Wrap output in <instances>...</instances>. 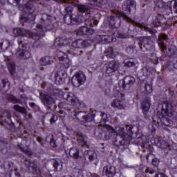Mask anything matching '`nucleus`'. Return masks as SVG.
I'll return each mask as SVG.
<instances>
[{
	"mask_svg": "<svg viewBox=\"0 0 177 177\" xmlns=\"http://www.w3.org/2000/svg\"><path fill=\"white\" fill-rule=\"evenodd\" d=\"M52 21H53V17L46 15L40 19L39 24L36 26V29L32 31L27 30L23 28H14V34L17 37H21L17 40L19 45H22V46L27 45V42L24 41V38H29L37 42L38 39L45 37V32L50 31L53 28Z\"/></svg>",
	"mask_w": 177,
	"mask_h": 177,
	"instance_id": "f257e3e1",
	"label": "nucleus"
},
{
	"mask_svg": "<svg viewBox=\"0 0 177 177\" xmlns=\"http://www.w3.org/2000/svg\"><path fill=\"white\" fill-rule=\"evenodd\" d=\"M172 117L177 118V113L174 110L172 104L164 102L160 110L158 111L157 114L152 117L153 124L151 126V133L153 136L156 135V127L162 128L168 133H171L172 129Z\"/></svg>",
	"mask_w": 177,
	"mask_h": 177,
	"instance_id": "f03ea898",
	"label": "nucleus"
},
{
	"mask_svg": "<svg viewBox=\"0 0 177 177\" xmlns=\"http://www.w3.org/2000/svg\"><path fill=\"white\" fill-rule=\"evenodd\" d=\"M57 57L59 60V68L55 75V82L56 85H62L67 78V69L70 68L71 61L68 59V55L63 51H57Z\"/></svg>",
	"mask_w": 177,
	"mask_h": 177,
	"instance_id": "7ed1b4c3",
	"label": "nucleus"
},
{
	"mask_svg": "<svg viewBox=\"0 0 177 177\" xmlns=\"http://www.w3.org/2000/svg\"><path fill=\"white\" fill-rule=\"evenodd\" d=\"M58 107L61 109L60 111L62 114L61 117H66V111H67L68 114L71 115H73V113H75L74 115L75 116V118L79 121H83V122H92V121L95 120L96 113H94L93 111L92 113H88L86 115V111H80V108H78L77 110H75L73 107H71V105L64 102H59L58 104Z\"/></svg>",
	"mask_w": 177,
	"mask_h": 177,
	"instance_id": "20e7f679",
	"label": "nucleus"
},
{
	"mask_svg": "<svg viewBox=\"0 0 177 177\" xmlns=\"http://www.w3.org/2000/svg\"><path fill=\"white\" fill-rule=\"evenodd\" d=\"M154 5L156 8L161 9L162 15L158 14L156 16L152 17L151 26L152 27H165V28H168L167 25V20L165 19L167 14L168 12V2L165 3L162 0H155Z\"/></svg>",
	"mask_w": 177,
	"mask_h": 177,
	"instance_id": "39448f33",
	"label": "nucleus"
},
{
	"mask_svg": "<svg viewBox=\"0 0 177 177\" xmlns=\"http://www.w3.org/2000/svg\"><path fill=\"white\" fill-rule=\"evenodd\" d=\"M65 15L63 17V21L65 24L68 26H78V24H81V23H84V20L85 18L82 15L73 17V12L74 10V8L73 6H68L65 7Z\"/></svg>",
	"mask_w": 177,
	"mask_h": 177,
	"instance_id": "423d86ee",
	"label": "nucleus"
},
{
	"mask_svg": "<svg viewBox=\"0 0 177 177\" xmlns=\"http://www.w3.org/2000/svg\"><path fill=\"white\" fill-rule=\"evenodd\" d=\"M23 10L24 13H27L28 16L21 15L19 18L21 23H31L35 21L36 16L34 15L35 7L34 5L31 4L30 2H27L23 6Z\"/></svg>",
	"mask_w": 177,
	"mask_h": 177,
	"instance_id": "0eeeda50",
	"label": "nucleus"
},
{
	"mask_svg": "<svg viewBox=\"0 0 177 177\" xmlns=\"http://www.w3.org/2000/svg\"><path fill=\"white\" fill-rule=\"evenodd\" d=\"M99 21L97 20H95V18L88 19L85 21V24L86 26H82L80 28L77 30V35H92L95 34V30L92 28L89 27H95V26H97Z\"/></svg>",
	"mask_w": 177,
	"mask_h": 177,
	"instance_id": "6e6552de",
	"label": "nucleus"
},
{
	"mask_svg": "<svg viewBox=\"0 0 177 177\" xmlns=\"http://www.w3.org/2000/svg\"><path fill=\"white\" fill-rule=\"evenodd\" d=\"M139 48L142 52H151L154 50V42L151 37H138L136 39Z\"/></svg>",
	"mask_w": 177,
	"mask_h": 177,
	"instance_id": "1a4fd4ad",
	"label": "nucleus"
},
{
	"mask_svg": "<svg viewBox=\"0 0 177 177\" xmlns=\"http://www.w3.org/2000/svg\"><path fill=\"white\" fill-rule=\"evenodd\" d=\"M121 19L128 20V15L124 12L117 11L115 16H111L109 18V27L111 28H118V27H120Z\"/></svg>",
	"mask_w": 177,
	"mask_h": 177,
	"instance_id": "9d476101",
	"label": "nucleus"
},
{
	"mask_svg": "<svg viewBox=\"0 0 177 177\" xmlns=\"http://www.w3.org/2000/svg\"><path fill=\"white\" fill-rule=\"evenodd\" d=\"M85 81H86V77L81 71L76 72L71 78L72 84L75 87L83 85Z\"/></svg>",
	"mask_w": 177,
	"mask_h": 177,
	"instance_id": "9b49d317",
	"label": "nucleus"
},
{
	"mask_svg": "<svg viewBox=\"0 0 177 177\" xmlns=\"http://www.w3.org/2000/svg\"><path fill=\"white\" fill-rule=\"evenodd\" d=\"M126 131L130 138H136V139H140L142 138V133L139 131L138 126L127 125Z\"/></svg>",
	"mask_w": 177,
	"mask_h": 177,
	"instance_id": "f8f14e48",
	"label": "nucleus"
},
{
	"mask_svg": "<svg viewBox=\"0 0 177 177\" xmlns=\"http://www.w3.org/2000/svg\"><path fill=\"white\" fill-rule=\"evenodd\" d=\"M103 127L106 129V131L103 129L100 130L99 136L100 139H102V140H109L110 132H113L114 128H113L111 125L109 124H104Z\"/></svg>",
	"mask_w": 177,
	"mask_h": 177,
	"instance_id": "ddd939ff",
	"label": "nucleus"
},
{
	"mask_svg": "<svg viewBox=\"0 0 177 177\" xmlns=\"http://www.w3.org/2000/svg\"><path fill=\"white\" fill-rule=\"evenodd\" d=\"M127 133L124 132L120 135H117L113 140L114 146L118 147L119 146H127L128 141L126 139Z\"/></svg>",
	"mask_w": 177,
	"mask_h": 177,
	"instance_id": "4468645a",
	"label": "nucleus"
},
{
	"mask_svg": "<svg viewBox=\"0 0 177 177\" xmlns=\"http://www.w3.org/2000/svg\"><path fill=\"white\" fill-rule=\"evenodd\" d=\"M118 70V64L115 60H112L106 65L105 73L109 77L114 75L115 72Z\"/></svg>",
	"mask_w": 177,
	"mask_h": 177,
	"instance_id": "2eb2a0df",
	"label": "nucleus"
},
{
	"mask_svg": "<svg viewBox=\"0 0 177 177\" xmlns=\"http://www.w3.org/2000/svg\"><path fill=\"white\" fill-rule=\"evenodd\" d=\"M71 46L73 48H77L78 49H84V48H88V46H91V40L77 39L72 42Z\"/></svg>",
	"mask_w": 177,
	"mask_h": 177,
	"instance_id": "dca6fc26",
	"label": "nucleus"
},
{
	"mask_svg": "<svg viewBox=\"0 0 177 177\" xmlns=\"http://www.w3.org/2000/svg\"><path fill=\"white\" fill-rule=\"evenodd\" d=\"M63 99H64L65 100H66V102H68V103L70 104H67L66 102L65 104H69L70 106H71V107H73V106H75V104H77V103H78V98H77V96H75V95H74V93H64L63 94Z\"/></svg>",
	"mask_w": 177,
	"mask_h": 177,
	"instance_id": "f3484780",
	"label": "nucleus"
},
{
	"mask_svg": "<svg viewBox=\"0 0 177 177\" xmlns=\"http://www.w3.org/2000/svg\"><path fill=\"white\" fill-rule=\"evenodd\" d=\"M135 83V78L132 76H126L124 77V79L122 80V84L121 82H120L119 85L124 91L127 89H129L132 85Z\"/></svg>",
	"mask_w": 177,
	"mask_h": 177,
	"instance_id": "a211bd4d",
	"label": "nucleus"
},
{
	"mask_svg": "<svg viewBox=\"0 0 177 177\" xmlns=\"http://www.w3.org/2000/svg\"><path fill=\"white\" fill-rule=\"evenodd\" d=\"M117 174L115 167L111 165H106L103 167L102 174L106 177H114Z\"/></svg>",
	"mask_w": 177,
	"mask_h": 177,
	"instance_id": "6ab92c4d",
	"label": "nucleus"
},
{
	"mask_svg": "<svg viewBox=\"0 0 177 177\" xmlns=\"http://www.w3.org/2000/svg\"><path fill=\"white\" fill-rule=\"evenodd\" d=\"M123 9L128 15H131L132 10H136V1L135 0H127L123 6Z\"/></svg>",
	"mask_w": 177,
	"mask_h": 177,
	"instance_id": "aec40b11",
	"label": "nucleus"
},
{
	"mask_svg": "<svg viewBox=\"0 0 177 177\" xmlns=\"http://www.w3.org/2000/svg\"><path fill=\"white\" fill-rule=\"evenodd\" d=\"M77 8L81 13H86V15H88V17H91V15H93V8L88 5L78 3Z\"/></svg>",
	"mask_w": 177,
	"mask_h": 177,
	"instance_id": "412c9836",
	"label": "nucleus"
},
{
	"mask_svg": "<svg viewBox=\"0 0 177 177\" xmlns=\"http://www.w3.org/2000/svg\"><path fill=\"white\" fill-rule=\"evenodd\" d=\"M25 165L27 167V168H28V169L32 170V172L34 174V175H41V169L35 162H32L30 160H26Z\"/></svg>",
	"mask_w": 177,
	"mask_h": 177,
	"instance_id": "4be33fe9",
	"label": "nucleus"
},
{
	"mask_svg": "<svg viewBox=\"0 0 177 177\" xmlns=\"http://www.w3.org/2000/svg\"><path fill=\"white\" fill-rule=\"evenodd\" d=\"M96 39H98L100 42L104 44H110V42H113L114 41L113 36L107 35H97L96 36Z\"/></svg>",
	"mask_w": 177,
	"mask_h": 177,
	"instance_id": "5701e85b",
	"label": "nucleus"
},
{
	"mask_svg": "<svg viewBox=\"0 0 177 177\" xmlns=\"http://www.w3.org/2000/svg\"><path fill=\"white\" fill-rule=\"evenodd\" d=\"M173 12H174V13H177V0L168 1L167 12L165 13V15L169 16V15Z\"/></svg>",
	"mask_w": 177,
	"mask_h": 177,
	"instance_id": "b1692460",
	"label": "nucleus"
},
{
	"mask_svg": "<svg viewBox=\"0 0 177 177\" xmlns=\"http://www.w3.org/2000/svg\"><path fill=\"white\" fill-rule=\"evenodd\" d=\"M17 55L20 59H24V60L31 57V53L24 48H19L17 51Z\"/></svg>",
	"mask_w": 177,
	"mask_h": 177,
	"instance_id": "393cba45",
	"label": "nucleus"
},
{
	"mask_svg": "<svg viewBox=\"0 0 177 177\" xmlns=\"http://www.w3.org/2000/svg\"><path fill=\"white\" fill-rule=\"evenodd\" d=\"M150 106H151V101L149 99H145L141 103V109L143 113L146 115L150 110Z\"/></svg>",
	"mask_w": 177,
	"mask_h": 177,
	"instance_id": "a878e982",
	"label": "nucleus"
},
{
	"mask_svg": "<svg viewBox=\"0 0 177 177\" xmlns=\"http://www.w3.org/2000/svg\"><path fill=\"white\" fill-rule=\"evenodd\" d=\"M49 92L53 96H58L59 97H60V96L63 97V95H64L62 89L55 86H50Z\"/></svg>",
	"mask_w": 177,
	"mask_h": 177,
	"instance_id": "bb28decb",
	"label": "nucleus"
},
{
	"mask_svg": "<svg viewBox=\"0 0 177 177\" xmlns=\"http://www.w3.org/2000/svg\"><path fill=\"white\" fill-rule=\"evenodd\" d=\"M88 2L91 6H97V8H103L107 5V0H88Z\"/></svg>",
	"mask_w": 177,
	"mask_h": 177,
	"instance_id": "cd10ccee",
	"label": "nucleus"
},
{
	"mask_svg": "<svg viewBox=\"0 0 177 177\" xmlns=\"http://www.w3.org/2000/svg\"><path fill=\"white\" fill-rule=\"evenodd\" d=\"M41 97L44 104H48V106H53L55 104V100L53 97H50L49 95L44 94Z\"/></svg>",
	"mask_w": 177,
	"mask_h": 177,
	"instance_id": "c85d7f7f",
	"label": "nucleus"
},
{
	"mask_svg": "<svg viewBox=\"0 0 177 177\" xmlns=\"http://www.w3.org/2000/svg\"><path fill=\"white\" fill-rule=\"evenodd\" d=\"M149 75H150V71H149V69L147 68V67H143L138 73V77L143 78V77H145L143 80H146L147 78H149Z\"/></svg>",
	"mask_w": 177,
	"mask_h": 177,
	"instance_id": "c756f323",
	"label": "nucleus"
},
{
	"mask_svg": "<svg viewBox=\"0 0 177 177\" xmlns=\"http://www.w3.org/2000/svg\"><path fill=\"white\" fill-rule=\"evenodd\" d=\"M68 154L71 158L78 160L80 158V149H78V148L72 147L69 149Z\"/></svg>",
	"mask_w": 177,
	"mask_h": 177,
	"instance_id": "7c9ffc66",
	"label": "nucleus"
},
{
	"mask_svg": "<svg viewBox=\"0 0 177 177\" xmlns=\"http://www.w3.org/2000/svg\"><path fill=\"white\" fill-rule=\"evenodd\" d=\"M77 142L82 147H88V142L85 140V135L82 133H78Z\"/></svg>",
	"mask_w": 177,
	"mask_h": 177,
	"instance_id": "2f4dec72",
	"label": "nucleus"
},
{
	"mask_svg": "<svg viewBox=\"0 0 177 177\" xmlns=\"http://www.w3.org/2000/svg\"><path fill=\"white\" fill-rule=\"evenodd\" d=\"M64 45H67V39H64L63 37H58L55 39L54 46L55 48H61V46H64Z\"/></svg>",
	"mask_w": 177,
	"mask_h": 177,
	"instance_id": "473e14b6",
	"label": "nucleus"
},
{
	"mask_svg": "<svg viewBox=\"0 0 177 177\" xmlns=\"http://www.w3.org/2000/svg\"><path fill=\"white\" fill-rule=\"evenodd\" d=\"M53 62V59L50 56H46L40 59L39 64L41 66H48L49 64H52Z\"/></svg>",
	"mask_w": 177,
	"mask_h": 177,
	"instance_id": "72a5a7b5",
	"label": "nucleus"
},
{
	"mask_svg": "<svg viewBox=\"0 0 177 177\" xmlns=\"http://www.w3.org/2000/svg\"><path fill=\"white\" fill-rule=\"evenodd\" d=\"M6 100H8V102L14 103V104H15L16 103H19L20 104L21 103V100H20V98H17L16 97V96L10 93L7 94Z\"/></svg>",
	"mask_w": 177,
	"mask_h": 177,
	"instance_id": "f704fd0d",
	"label": "nucleus"
},
{
	"mask_svg": "<svg viewBox=\"0 0 177 177\" xmlns=\"http://www.w3.org/2000/svg\"><path fill=\"white\" fill-rule=\"evenodd\" d=\"M17 148L19 149L20 151L24 153V154H26V156H28V157H31V156H32V152H31L30 149H26L24 147H23V144L19 142L17 145Z\"/></svg>",
	"mask_w": 177,
	"mask_h": 177,
	"instance_id": "c9c22d12",
	"label": "nucleus"
},
{
	"mask_svg": "<svg viewBox=\"0 0 177 177\" xmlns=\"http://www.w3.org/2000/svg\"><path fill=\"white\" fill-rule=\"evenodd\" d=\"M144 95H150L153 93V86L148 83H146L144 88H142Z\"/></svg>",
	"mask_w": 177,
	"mask_h": 177,
	"instance_id": "e433bc0d",
	"label": "nucleus"
},
{
	"mask_svg": "<svg viewBox=\"0 0 177 177\" xmlns=\"http://www.w3.org/2000/svg\"><path fill=\"white\" fill-rule=\"evenodd\" d=\"M115 52L113 49V47H109L106 49V57L109 59H115L116 57Z\"/></svg>",
	"mask_w": 177,
	"mask_h": 177,
	"instance_id": "4c0bfd02",
	"label": "nucleus"
},
{
	"mask_svg": "<svg viewBox=\"0 0 177 177\" xmlns=\"http://www.w3.org/2000/svg\"><path fill=\"white\" fill-rule=\"evenodd\" d=\"M7 66L10 75H15L16 74V65L14 63H8Z\"/></svg>",
	"mask_w": 177,
	"mask_h": 177,
	"instance_id": "58836bf2",
	"label": "nucleus"
},
{
	"mask_svg": "<svg viewBox=\"0 0 177 177\" xmlns=\"http://www.w3.org/2000/svg\"><path fill=\"white\" fill-rule=\"evenodd\" d=\"M14 110H15V111H18V113H21V114H27V109L19 104L14 105Z\"/></svg>",
	"mask_w": 177,
	"mask_h": 177,
	"instance_id": "ea45409f",
	"label": "nucleus"
},
{
	"mask_svg": "<svg viewBox=\"0 0 177 177\" xmlns=\"http://www.w3.org/2000/svg\"><path fill=\"white\" fill-rule=\"evenodd\" d=\"M101 122H109L110 121V117L104 112L100 113Z\"/></svg>",
	"mask_w": 177,
	"mask_h": 177,
	"instance_id": "a19ab883",
	"label": "nucleus"
},
{
	"mask_svg": "<svg viewBox=\"0 0 177 177\" xmlns=\"http://www.w3.org/2000/svg\"><path fill=\"white\" fill-rule=\"evenodd\" d=\"M113 104L117 107V109H120L122 110V109H124V104H122V101L115 99L113 100Z\"/></svg>",
	"mask_w": 177,
	"mask_h": 177,
	"instance_id": "79ce46f5",
	"label": "nucleus"
},
{
	"mask_svg": "<svg viewBox=\"0 0 177 177\" xmlns=\"http://www.w3.org/2000/svg\"><path fill=\"white\" fill-rule=\"evenodd\" d=\"M123 64L125 67H135L136 66V64H135V62L129 60V59H125L123 62Z\"/></svg>",
	"mask_w": 177,
	"mask_h": 177,
	"instance_id": "37998d69",
	"label": "nucleus"
},
{
	"mask_svg": "<svg viewBox=\"0 0 177 177\" xmlns=\"http://www.w3.org/2000/svg\"><path fill=\"white\" fill-rule=\"evenodd\" d=\"M126 50H127V53L131 55V54L135 53V52H136V47L135 46H129L127 48Z\"/></svg>",
	"mask_w": 177,
	"mask_h": 177,
	"instance_id": "c03bdc74",
	"label": "nucleus"
},
{
	"mask_svg": "<svg viewBox=\"0 0 177 177\" xmlns=\"http://www.w3.org/2000/svg\"><path fill=\"white\" fill-rule=\"evenodd\" d=\"M1 84L3 85V88L6 87V84H8V88L10 89V82H9V80L8 79H2L1 80Z\"/></svg>",
	"mask_w": 177,
	"mask_h": 177,
	"instance_id": "a18cd8bd",
	"label": "nucleus"
},
{
	"mask_svg": "<svg viewBox=\"0 0 177 177\" xmlns=\"http://www.w3.org/2000/svg\"><path fill=\"white\" fill-rule=\"evenodd\" d=\"M145 30L147 31V32H149V34H151V35H153V37H154L156 35V34L157 33V30L156 29H153L151 28H146Z\"/></svg>",
	"mask_w": 177,
	"mask_h": 177,
	"instance_id": "49530a36",
	"label": "nucleus"
},
{
	"mask_svg": "<svg viewBox=\"0 0 177 177\" xmlns=\"http://www.w3.org/2000/svg\"><path fill=\"white\" fill-rule=\"evenodd\" d=\"M50 145L52 147H57V145H56V140L53 138V135H52V138L50 140Z\"/></svg>",
	"mask_w": 177,
	"mask_h": 177,
	"instance_id": "de8ad7c7",
	"label": "nucleus"
},
{
	"mask_svg": "<svg viewBox=\"0 0 177 177\" xmlns=\"http://www.w3.org/2000/svg\"><path fill=\"white\" fill-rule=\"evenodd\" d=\"M152 165H153V167H158V165H160V160L157 158H153L152 160Z\"/></svg>",
	"mask_w": 177,
	"mask_h": 177,
	"instance_id": "09e8293b",
	"label": "nucleus"
},
{
	"mask_svg": "<svg viewBox=\"0 0 177 177\" xmlns=\"http://www.w3.org/2000/svg\"><path fill=\"white\" fill-rule=\"evenodd\" d=\"M145 172H146V174H150L151 175H153V174H156V170H154L150 167H148L146 169Z\"/></svg>",
	"mask_w": 177,
	"mask_h": 177,
	"instance_id": "8fccbe9b",
	"label": "nucleus"
},
{
	"mask_svg": "<svg viewBox=\"0 0 177 177\" xmlns=\"http://www.w3.org/2000/svg\"><path fill=\"white\" fill-rule=\"evenodd\" d=\"M151 142L153 145H160V140L158 138H154L151 140Z\"/></svg>",
	"mask_w": 177,
	"mask_h": 177,
	"instance_id": "3c124183",
	"label": "nucleus"
},
{
	"mask_svg": "<svg viewBox=\"0 0 177 177\" xmlns=\"http://www.w3.org/2000/svg\"><path fill=\"white\" fill-rule=\"evenodd\" d=\"M53 165V167L55 168V170L57 171V169L59 168V166L60 165V163L58 162V160H55Z\"/></svg>",
	"mask_w": 177,
	"mask_h": 177,
	"instance_id": "603ef678",
	"label": "nucleus"
},
{
	"mask_svg": "<svg viewBox=\"0 0 177 177\" xmlns=\"http://www.w3.org/2000/svg\"><path fill=\"white\" fill-rule=\"evenodd\" d=\"M96 153H95V151H93V152H92V154H90L89 156H88V160H90V161H94L95 160V155Z\"/></svg>",
	"mask_w": 177,
	"mask_h": 177,
	"instance_id": "864d4df0",
	"label": "nucleus"
},
{
	"mask_svg": "<svg viewBox=\"0 0 177 177\" xmlns=\"http://www.w3.org/2000/svg\"><path fill=\"white\" fill-rule=\"evenodd\" d=\"M113 96H114V97H120V96H122V93H121V92H120V91H118V92H115L114 93H113Z\"/></svg>",
	"mask_w": 177,
	"mask_h": 177,
	"instance_id": "5fc2aeb1",
	"label": "nucleus"
},
{
	"mask_svg": "<svg viewBox=\"0 0 177 177\" xmlns=\"http://www.w3.org/2000/svg\"><path fill=\"white\" fill-rule=\"evenodd\" d=\"M0 49L1 50H5V48H3V40H0Z\"/></svg>",
	"mask_w": 177,
	"mask_h": 177,
	"instance_id": "6e6d98bb",
	"label": "nucleus"
},
{
	"mask_svg": "<svg viewBox=\"0 0 177 177\" xmlns=\"http://www.w3.org/2000/svg\"><path fill=\"white\" fill-rule=\"evenodd\" d=\"M6 111V115H7L8 120H10V118H12V113H10V112L8 111Z\"/></svg>",
	"mask_w": 177,
	"mask_h": 177,
	"instance_id": "4d7b16f0",
	"label": "nucleus"
},
{
	"mask_svg": "<svg viewBox=\"0 0 177 177\" xmlns=\"http://www.w3.org/2000/svg\"><path fill=\"white\" fill-rule=\"evenodd\" d=\"M56 120L55 119V116H53L50 119V124H55V122H56Z\"/></svg>",
	"mask_w": 177,
	"mask_h": 177,
	"instance_id": "13d9d810",
	"label": "nucleus"
},
{
	"mask_svg": "<svg viewBox=\"0 0 177 177\" xmlns=\"http://www.w3.org/2000/svg\"><path fill=\"white\" fill-rule=\"evenodd\" d=\"M1 160H2V163L0 164L1 168H6L5 165H6V162H5V160H3V159H1Z\"/></svg>",
	"mask_w": 177,
	"mask_h": 177,
	"instance_id": "bf43d9fd",
	"label": "nucleus"
},
{
	"mask_svg": "<svg viewBox=\"0 0 177 177\" xmlns=\"http://www.w3.org/2000/svg\"><path fill=\"white\" fill-rule=\"evenodd\" d=\"M21 0H13V3H15V6H19L20 5Z\"/></svg>",
	"mask_w": 177,
	"mask_h": 177,
	"instance_id": "052dcab7",
	"label": "nucleus"
},
{
	"mask_svg": "<svg viewBox=\"0 0 177 177\" xmlns=\"http://www.w3.org/2000/svg\"><path fill=\"white\" fill-rule=\"evenodd\" d=\"M55 2H58V3H66L67 2V0H55Z\"/></svg>",
	"mask_w": 177,
	"mask_h": 177,
	"instance_id": "680f3d73",
	"label": "nucleus"
},
{
	"mask_svg": "<svg viewBox=\"0 0 177 177\" xmlns=\"http://www.w3.org/2000/svg\"><path fill=\"white\" fill-rule=\"evenodd\" d=\"M118 38H120L122 39H124V38H125V35H122L121 33H118Z\"/></svg>",
	"mask_w": 177,
	"mask_h": 177,
	"instance_id": "e2e57ef3",
	"label": "nucleus"
},
{
	"mask_svg": "<svg viewBox=\"0 0 177 177\" xmlns=\"http://www.w3.org/2000/svg\"><path fill=\"white\" fill-rule=\"evenodd\" d=\"M158 81H162V78H161V77H158Z\"/></svg>",
	"mask_w": 177,
	"mask_h": 177,
	"instance_id": "0e129e2a",
	"label": "nucleus"
},
{
	"mask_svg": "<svg viewBox=\"0 0 177 177\" xmlns=\"http://www.w3.org/2000/svg\"><path fill=\"white\" fill-rule=\"evenodd\" d=\"M105 95H106V96H110V95H109V93H107V91H105Z\"/></svg>",
	"mask_w": 177,
	"mask_h": 177,
	"instance_id": "69168bd1",
	"label": "nucleus"
},
{
	"mask_svg": "<svg viewBox=\"0 0 177 177\" xmlns=\"http://www.w3.org/2000/svg\"><path fill=\"white\" fill-rule=\"evenodd\" d=\"M30 2H35V1H37V0H30Z\"/></svg>",
	"mask_w": 177,
	"mask_h": 177,
	"instance_id": "338daca9",
	"label": "nucleus"
},
{
	"mask_svg": "<svg viewBox=\"0 0 177 177\" xmlns=\"http://www.w3.org/2000/svg\"><path fill=\"white\" fill-rule=\"evenodd\" d=\"M34 103H31L30 105L31 106H34Z\"/></svg>",
	"mask_w": 177,
	"mask_h": 177,
	"instance_id": "774afa93",
	"label": "nucleus"
}]
</instances>
